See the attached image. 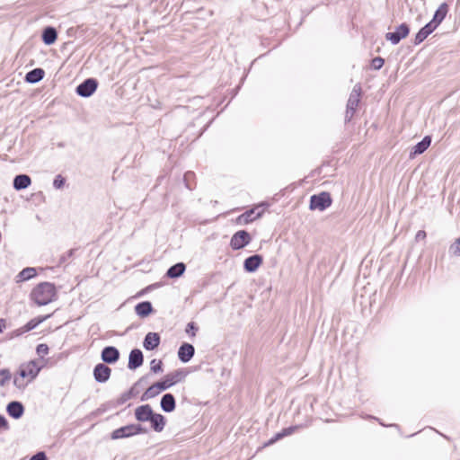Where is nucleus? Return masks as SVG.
<instances>
[{
	"instance_id": "4c0bfd02",
	"label": "nucleus",
	"mask_w": 460,
	"mask_h": 460,
	"mask_svg": "<svg viewBox=\"0 0 460 460\" xmlns=\"http://www.w3.org/2000/svg\"><path fill=\"white\" fill-rule=\"evenodd\" d=\"M131 398H132V392L127 391L120 395V397L118 399L117 402L119 405H121V404L125 403L126 402H128Z\"/></svg>"
},
{
	"instance_id": "3c124183",
	"label": "nucleus",
	"mask_w": 460,
	"mask_h": 460,
	"mask_svg": "<svg viewBox=\"0 0 460 460\" xmlns=\"http://www.w3.org/2000/svg\"><path fill=\"white\" fill-rule=\"evenodd\" d=\"M5 328H6V321L3 318H0V333H2Z\"/></svg>"
},
{
	"instance_id": "bb28decb",
	"label": "nucleus",
	"mask_w": 460,
	"mask_h": 460,
	"mask_svg": "<svg viewBox=\"0 0 460 460\" xmlns=\"http://www.w3.org/2000/svg\"><path fill=\"white\" fill-rule=\"evenodd\" d=\"M185 270L186 265L183 262H177L167 270L166 276L170 279H177L183 275Z\"/></svg>"
},
{
	"instance_id": "79ce46f5",
	"label": "nucleus",
	"mask_w": 460,
	"mask_h": 460,
	"mask_svg": "<svg viewBox=\"0 0 460 460\" xmlns=\"http://www.w3.org/2000/svg\"><path fill=\"white\" fill-rule=\"evenodd\" d=\"M29 460H49L44 451H39L34 454Z\"/></svg>"
},
{
	"instance_id": "de8ad7c7",
	"label": "nucleus",
	"mask_w": 460,
	"mask_h": 460,
	"mask_svg": "<svg viewBox=\"0 0 460 460\" xmlns=\"http://www.w3.org/2000/svg\"><path fill=\"white\" fill-rule=\"evenodd\" d=\"M427 236V234L424 230H420L417 232L416 235H415V239L416 241H419V240H423L425 239Z\"/></svg>"
},
{
	"instance_id": "a878e982",
	"label": "nucleus",
	"mask_w": 460,
	"mask_h": 460,
	"mask_svg": "<svg viewBox=\"0 0 460 460\" xmlns=\"http://www.w3.org/2000/svg\"><path fill=\"white\" fill-rule=\"evenodd\" d=\"M45 71L40 67L34 68L25 75V81L30 84H36L44 78Z\"/></svg>"
},
{
	"instance_id": "7c9ffc66",
	"label": "nucleus",
	"mask_w": 460,
	"mask_h": 460,
	"mask_svg": "<svg viewBox=\"0 0 460 460\" xmlns=\"http://www.w3.org/2000/svg\"><path fill=\"white\" fill-rule=\"evenodd\" d=\"M26 369L28 376H31V380L34 379L40 368L37 366L36 362L31 360L26 366L23 367Z\"/></svg>"
},
{
	"instance_id": "603ef678",
	"label": "nucleus",
	"mask_w": 460,
	"mask_h": 460,
	"mask_svg": "<svg viewBox=\"0 0 460 460\" xmlns=\"http://www.w3.org/2000/svg\"><path fill=\"white\" fill-rule=\"evenodd\" d=\"M136 387L137 385H133L128 392H132V397H134L136 394H137V391H136Z\"/></svg>"
},
{
	"instance_id": "f03ea898",
	"label": "nucleus",
	"mask_w": 460,
	"mask_h": 460,
	"mask_svg": "<svg viewBox=\"0 0 460 460\" xmlns=\"http://www.w3.org/2000/svg\"><path fill=\"white\" fill-rule=\"evenodd\" d=\"M147 429L141 424H128L114 429L111 434L113 440L130 438L135 435L146 433Z\"/></svg>"
},
{
	"instance_id": "0eeeda50",
	"label": "nucleus",
	"mask_w": 460,
	"mask_h": 460,
	"mask_svg": "<svg viewBox=\"0 0 460 460\" xmlns=\"http://www.w3.org/2000/svg\"><path fill=\"white\" fill-rule=\"evenodd\" d=\"M252 241L251 234L245 230H240L234 233L230 240V246L237 251L244 248Z\"/></svg>"
},
{
	"instance_id": "f704fd0d",
	"label": "nucleus",
	"mask_w": 460,
	"mask_h": 460,
	"mask_svg": "<svg viewBox=\"0 0 460 460\" xmlns=\"http://www.w3.org/2000/svg\"><path fill=\"white\" fill-rule=\"evenodd\" d=\"M384 64H385V59L383 58H381V57L374 58L371 60V66L375 70L381 69L382 66H384Z\"/></svg>"
},
{
	"instance_id": "393cba45",
	"label": "nucleus",
	"mask_w": 460,
	"mask_h": 460,
	"mask_svg": "<svg viewBox=\"0 0 460 460\" xmlns=\"http://www.w3.org/2000/svg\"><path fill=\"white\" fill-rule=\"evenodd\" d=\"M153 311V305L149 301L140 302L135 306L136 314L141 318L147 317Z\"/></svg>"
},
{
	"instance_id": "7ed1b4c3",
	"label": "nucleus",
	"mask_w": 460,
	"mask_h": 460,
	"mask_svg": "<svg viewBox=\"0 0 460 460\" xmlns=\"http://www.w3.org/2000/svg\"><path fill=\"white\" fill-rule=\"evenodd\" d=\"M361 92H362V89H361L360 84H355L350 94H349V100L347 102V109H346V115H345L346 121H350L351 119L353 118V116L357 111V108L358 106V103L360 102Z\"/></svg>"
},
{
	"instance_id": "cd10ccee",
	"label": "nucleus",
	"mask_w": 460,
	"mask_h": 460,
	"mask_svg": "<svg viewBox=\"0 0 460 460\" xmlns=\"http://www.w3.org/2000/svg\"><path fill=\"white\" fill-rule=\"evenodd\" d=\"M162 391V386L159 382H156L150 385L145 393L141 396V401H147L149 399L155 398Z\"/></svg>"
},
{
	"instance_id": "6e6552de",
	"label": "nucleus",
	"mask_w": 460,
	"mask_h": 460,
	"mask_svg": "<svg viewBox=\"0 0 460 460\" xmlns=\"http://www.w3.org/2000/svg\"><path fill=\"white\" fill-rule=\"evenodd\" d=\"M410 33V26L403 22L397 26L394 31L387 32L385 39L393 45L398 44L402 39L406 38Z\"/></svg>"
},
{
	"instance_id": "a18cd8bd",
	"label": "nucleus",
	"mask_w": 460,
	"mask_h": 460,
	"mask_svg": "<svg viewBox=\"0 0 460 460\" xmlns=\"http://www.w3.org/2000/svg\"><path fill=\"white\" fill-rule=\"evenodd\" d=\"M8 430L9 429V423L6 420V418L4 415L0 414V430Z\"/></svg>"
},
{
	"instance_id": "c85d7f7f",
	"label": "nucleus",
	"mask_w": 460,
	"mask_h": 460,
	"mask_svg": "<svg viewBox=\"0 0 460 460\" xmlns=\"http://www.w3.org/2000/svg\"><path fill=\"white\" fill-rule=\"evenodd\" d=\"M48 317H49V315L31 319L25 325H23L21 329L18 330V334H22V333L28 332L35 329L40 323H41L43 321H45Z\"/></svg>"
},
{
	"instance_id": "09e8293b",
	"label": "nucleus",
	"mask_w": 460,
	"mask_h": 460,
	"mask_svg": "<svg viewBox=\"0 0 460 460\" xmlns=\"http://www.w3.org/2000/svg\"><path fill=\"white\" fill-rule=\"evenodd\" d=\"M18 375H19L18 377H22V379H24L25 377L28 376L26 369L23 367H20Z\"/></svg>"
},
{
	"instance_id": "72a5a7b5",
	"label": "nucleus",
	"mask_w": 460,
	"mask_h": 460,
	"mask_svg": "<svg viewBox=\"0 0 460 460\" xmlns=\"http://www.w3.org/2000/svg\"><path fill=\"white\" fill-rule=\"evenodd\" d=\"M150 369L154 373H160L163 371V362L160 359H152L150 362Z\"/></svg>"
},
{
	"instance_id": "e433bc0d",
	"label": "nucleus",
	"mask_w": 460,
	"mask_h": 460,
	"mask_svg": "<svg viewBox=\"0 0 460 460\" xmlns=\"http://www.w3.org/2000/svg\"><path fill=\"white\" fill-rule=\"evenodd\" d=\"M49 346L45 343H40L37 346L36 351L40 356H44L49 353Z\"/></svg>"
},
{
	"instance_id": "a19ab883",
	"label": "nucleus",
	"mask_w": 460,
	"mask_h": 460,
	"mask_svg": "<svg viewBox=\"0 0 460 460\" xmlns=\"http://www.w3.org/2000/svg\"><path fill=\"white\" fill-rule=\"evenodd\" d=\"M197 331H198V327L196 326L195 323L190 322L187 324L186 332L188 334H190L192 337H194L196 335Z\"/></svg>"
},
{
	"instance_id": "aec40b11",
	"label": "nucleus",
	"mask_w": 460,
	"mask_h": 460,
	"mask_svg": "<svg viewBox=\"0 0 460 460\" xmlns=\"http://www.w3.org/2000/svg\"><path fill=\"white\" fill-rule=\"evenodd\" d=\"M58 39V31L52 26H47L42 31L41 40L47 46H50L56 42Z\"/></svg>"
},
{
	"instance_id": "5701e85b",
	"label": "nucleus",
	"mask_w": 460,
	"mask_h": 460,
	"mask_svg": "<svg viewBox=\"0 0 460 460\" xmlns=\"http://www.w3.org/2000/svg\"><path fill=\"white\" fill-rule=\"evenodd\" d=\"M31 184V179L27 174H18L14 177L13 181V189L22 190L27 189Z\"/></svg>"
},
{
	"instance_id": "a211bd4d",
	"label": "nucleus",
	"mask_w": 460,
	"mask_h": 460,
	"mask_svg": "<svg viewBox=\"0 0 460 460\" xmlns=\"http://www.w3.org/2000/svg\"><path fill=\"white\" fill-rule=\"evenodd\" d=\"M160 406L164 412L169 413L173 411L176 407L174 395L170 393L164 394L161 398Z\"/></svg>"
},
{
	"instance_id": "f3484780",
	"label": "nucleus",
	"mask_w": 460,
	"mask_h": 460,
	"mask_svg": "<svg viewBox=\"0 0 460 460\" xmlns=\"http://www.w3.org/2000/svg\"><path fill=\"white\" fill-rule=\"evenodd\" d=\"M6 412L10 417L18 420L24 413V406L21 402L12 401L6 406Z\"/></svg>"
},
{
	"instance_id": "9b49d317",
	"label": "nucleus",
	"mask_w": 460,
	"mask_h": 460,
	"mask_svg": "<svg viewBox=\"0 0 460 460\" xmlns=\"http://www.w3.org/2000/svg\"><path fill=\"white\" fill-rule=\"evenodd\" d=\"M259 207L251 208L241 214L237 218L236 222L240 225H247L249 223H252L255 219L261 217L263 214V210L257 211Z\"/></svg>"
},
{
	"instance_id": "dca6fc26",
	"label": "nucleus",
	"mask_w": 460,
	"mask_h": 460,
	"mask_svg": "<svg viewBox=\"0 0 460 460\" xmlns=\"http://www.w3.org/2000/svg\"><path fill=\"white\" fill-rule=\"evenodd\" d=\"M161 342V337L157 332H148L144 338L143 347L146 350H154L156 349Z\"/></svg>"
},
{
	"instance_id": "2f4dec72",
	"label": "nucleus",
	"mask_w": 460,
	"mask_h": 460,
	"mask_svg": "<svg viewBox=\"0 0 460 460\" xmlns=\"http://www.w3.org/2000/svg\"><path fill=\"white\" fill-rule=\"evenodd\" d=\"M11 378L12 374L8 368H3L0 370V386H4Z\"/></svg>"
},
{
	"instance_id": "423d86ee",
	"label": "nucleus",
	"mask_w": 460,
	"mask_h": 460,
	"mask_svg": "<svg viewBox=\"0 0 460 460\" xmlns=\"http://www.w3.org/2000/svg\"><path fill=\"white\" fill-rule=\"evenodd\" d=\"M97 87L98 81L95 78H87L76 86L75 93L81 97L88 98L94 93Z\"/></svg>"
},
{
	"instance_id": "37998d69",
	"label": "nucleus",
	"mask_w": 460,
	"mask_h": 460,
	"mask_svg": "<svg viewBox=\"0 0 460 460\" xmlns=\"http://www.w3.org/2000/svg\"><path fill=\"white\" fill-rule=\"evenodd\" d=\"M283 438H284V434L282 433V431L278 432L265 444V446L272 445Z\"/></svg>"
},
{
	"instance_id": "4be33fe9",
	"label": "nucleus",
	"mask_w": 460,
	"mask_h": 460,
	"mask_svg": "<svg viewBox=\"0 0 460 460\" xmlns=\"http://www.w3.org/2000/svg\"><path fill=\"white\" fill-rule=\"evenodd\" d=\"M431 144V137L425 136L421 141L418 142L413 147L412 151L410 154L411 157H413L417 155H421L424 153Z\"/></svg>"
},
{
	"instance_id": "39448f33",
	"label": "nucleus",
	"mask_w": 460,
	"mask_h": 460,
	"mask_svg": "<svg viewBox=\"0 0 460 460\" xmlns=\"http://www.w3.org/2000/svg\"><path fill=\"white\" fill-rule=\"evenodd\" d=\"M187 372L184 369H177L171 372L164 376V378L158 381L164 391L172 387L177 383L183 381L187 376Z\"/></svg>"
},
{
	"instance_id": "c9c22d12",
	"label": "nucleus",
	"mask_w": 460,
	"mask_h": 460,
	"mask_svg": "<svg viewBox=\"0 0 460 460\" xmlns=\"http://www.w3.org/2000/svg\"><path fill=\"white\" fill-rule=\"evenodd\" d=\"M65 182L66 179L61 174H58L55 177L53 181V187L57 190H59L64 187Z\"/></svg>"
},
{
	"instance_id": "f257e3e1",
	"label": "nucleus",
	"mask_w": 460,
	"mask_h": 460,
	"mask_svg": "<svg viewBox=\"0 0 460 460\" xmlns=\"http://www.w3.org/2000/svg\"><path fill=\"white\" fill-rule=\"evenodd\" d=\"M31 297L38 305H49L57 297L56 287L50 282H41L32 289Z\"/></svg>"
},
{
	"instance_id": "c756f323",
	"label": "nucleus",
	"mask_w": 460,
	"mask_h": 460,
	"mask_svg": "<svg viewBox=\"0 0 460 460\" xmlns=\"http://www.w3.org/2000/svg\"><path fill=\"white\" fill-rule=\"evenodd\" d=\"M37 274L36 269L31 267L24 268L22 270L19 272L17 275V281H27L31 279Z\"/></svg>"
},
{
	"instance_id": "58836bf2",
	"label": "nucleus",
	"mask_w": 460,
	"mask_h": 460,
	"mask_svg": "<svg viewBox=\"0 0 460 460\" xmlns=\"http://www.w3.org/2000/svg\"><path fill=\"white\" fill-rule=\"evenodd\" d=\"M75 251V249H70L66 253H64L59 259V263H66L74 255Z\"/></svg>"
},
{
	"instance_id": "6ab92c4d",
	"label": "nucleus",
	"mask_w": 460,
	"mask_h": 460,
	"mask_svg": "<svg viewBox=\"0 0 460 460\" xmlns=\"http://www.w3.org/2000/svg\"><path fill=\"white\" fill-rule=\"evenodd\" d=\"M448 13V5L447 3H442L436 10L432 20L429 22L436 28L444 21Z\"/></svg>"
},
{
	"instance_id": "412c9836",
	"label": "nucleus",
	"mask_w": 460,
	"mask_h": 460,
	"mask_svg": "<svg viewBox=\"0 0 460 460\" xmlns=\"http://www.w3.org/2000/svg\"><path fill=\"white\" fill-rule=\"evenodd\" d=\"M437 28L431 24L430 22H428L427 24H425L415 35V38H414V40H413V43L414 45H419L420 44L422 41H424V40L429 36Z\"/></svg>"
},
{
	"instance_id": "20e7f679",
	"label": "nucleus",
	"mask_w": 460,
	"mask_h": 460,
	"mask_svg": "<svg viewBox=\"0 0 460 460\" xmlns=\"http://www.w3.org/2000/svg\"><path fill=\"white\" fill-rule=\"evenodd\" d=\"M332 203L331 194L327 191H322L319 194H314L310 197V210L323 211L328 208Z\"/></svg>"
},
{
	"instance_id": "b1692460",
	"label": "nucleus",
	"mask_w": 460,
	"mask_h": 460,
	"mask_svg": "<svg viewBox=\"0 0 460 460\" xmlns=\"http://www.w3.org/2000/svg\"><path fill=\"white\" fill-rule=\"evenodd\" d=\"M149 421L151 424V428L155 432H162L166 424L165 417L160 413H155V412L153 413V416L151 417Z\"/></svg>"
},
{
	"instance_id": "473e14b6",
	"label": "nucleus",
	"mask_w": 460,
	"mask_h": 460,
	"mask_svg": "<svg viewBox=\"0 0 460 460\" xmlns=\"http://www.w3.org/2000/svg\"><path fill=\"white\" fill-rule=\"evenodd\" d=\"M448 252L453 256H460V237L449 246Z\"/></svg>"
},
{
	"instance_id": "ddd939ff",
	"label": "nucleus",
	"mask_w": 460,
	"mask_h": 460,
	"mask_svg": "<svg viewBox=\"0 0 460 460\" xmlns=\"http://www.w3.org/2000/svg\"><path fill=\"white\" fill-rule=\"evenodd\" d=\"M263 258L260 254H253L247 257L243 261V269L246 272H255L259 267L262 264Z\"/></svg>"
},
{
	"instance_id": "1a4fd4ad",
	"label": "nucleus",
	"mask_w": 460,
	"mask_h": 460,
	"mask_svg": "<svg viewBox=\"0 0 460 460\" xmlns=\"http://www.w3.org/2000/svg\"><path fill=\"white\" fill-rule=\"evenodd\" d=\"M111 374V369L105 363H99L93 368V377L98 383L107 382Z\"/></svg>"
},
{
	"instance_id": "4468645a",
	"label": "nucleus",
	"mask_w": 460,
	"mask_h": 460,
	"mask_svg": "<svg viewBox=\"0 0 460 460\" xmlns=\"http://www.w3.org/2000/svg\"><path fill=\"white\" fill-rule=\"evenodd\" d=\"M143 362V352L139 349H133L128 356V367L131 370H135L141 367Z\"/></svg>"
},
{
	"instance_id": "ea45409f",
	"label": "nucleus",
	"mask_w": 460,
	"mask_h": 460,
	"mask_svg": "<svg viewBox=\"0 0 460 460\" xmlns=\"http://www.w3.org/2000/svg\"><path fill=\"white\" fill-rule=\"evenodd\" d=\"M13 385L18 388V389H24L27 385V383L24 382V379H22V377H18V376H14L13 378Z\"/></svg>"
},
{
	"instance_id": "9d476101",
	"label": "nucleus",
	"mask_w": 460,
	"mask_h": 460,
	"mask_svg": "<svg viewBox=\"0 0 460 460\" xmlns=\"http://www.w3.org/2000/svg\"><path fill=\"white\" fill-rule=\"evenodd\" d=\"M101 358L105 364H114L119 359V351L114 346H107L102 350Z\"/></svg>"
},
{
	"instance_id": "49530a36",
	"label": "nucleus",
	"mask_w": 460,
	"mask_h": 460,
	"mask_svg": "<svg viewBox=\"0 0 460 460\" xmlns=\"http://www.w3.org/2000/svg\"><path fill=\"white\" fill-rule=\"evenodd\" d=\"M193 175H194V173H193L192 172H187L184 174V177H183V180H184V181H185V186H186V188H187V189H189V190H191V189H192V187L190 185V183H189V181H189V179H190V177H192Z\"/></svg>"
},
{
	"instance_id": "2eb2a0df",
	"label": "nucleus",
	"mask_w": 460,
	"mask_h": 460,
	"mask_svg": "<svg viewBox=\"0 0 460 460\" xmlns=\"http://www.w3.org/2000/svg\"><path fill=\"white\" fill-rule=\"evenodd\" d=\"M154 411L149 404H142L136 408L135 418L139 422L149 421Z\"/></svg>"
},
{
	"instance_id": "f8f14e48",
	"label": "nucleus",
	"mask_w": 460,
	"mask_h": 460,
	"mask_svg": "<svg viewBox=\"0 0 460 460\" xmlns=\"http://www.w3.org/2000/svg\"><path fill=\"white\" fill-rule=\"evenodd\" d=\"M195 354V348L192 344L183 342L178 349V358L182 363H188Z\"/></svg>"
},
{
	"instance_id": "c03bdc74",
	"label": "nucleus",
	"mask_w": 460,
	"mask_h": 460,
	"mask_svg": "<svg viewBox=\"0 0 460 460\" xmlns=\"http://www.w3.org/2000/svg\"><path fill=\"white\" fill-rule=\"evenodd\" d=\"M297 429H299V426H290L288 428H284L281 431L284 434V438H285L287 436L293 434L295 432V430H296Z\"/></svg>"
},
{
	"instance_id": "8fccbe9b",
	"label": "nucleus",
	"mask_w": 460,
	"mask_h": 460,
	"mask_svg": "<svg viewBox=\"0 0 460 460\" xmlns=\"http://www.w3.org/2000/svg\"><path fill=\"white\" fill-rule=\"evenodd\" d=\"M147 378L148 376H144L142 377H140L136 383H135V385H141L142 384L144 383H146L147 382Z\"/></svg>"
}]
</instances>
